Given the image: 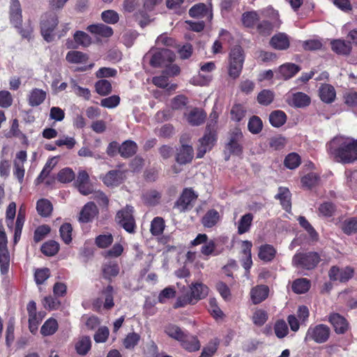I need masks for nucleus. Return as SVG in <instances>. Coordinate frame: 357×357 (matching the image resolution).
<instances>
[{"mask_svg":"<svg viewBox=\"0 0 357 357\" xmlns=\"http://www.w3.org/2000/svg\"><path fill=\"white\" fill-rule=\"evenodd\" d=\"M326 146L330 156L337 162L350 164L357 160V139L336 136Z\"/></svg>","mask_w":357,"mask_h":357,"instance_id":"nucleus-1","label":"nucleus"},{"mask_svg":"<svg viewBox=\"0 0 357 357\" xmlns=\"http://www.w3.org/2000/svg\"><path fill=\"white\" fill-rule=\"evenodd\" d=\"M244 61L245 56L241 47L236 46L231 50L227 67L228 75L231 78L236 79L240 76Z\"/></svg>","mask_w":357,"mask_h":357,"instance_id":"nucleus-2","label":"nucleus"},{"mask_svg":"<svg viewBox=\"0 0 357 357\" xmlns=\"http://www.w3.org/2000/svg\"><path fill=\"white\" fill-rule=\"evenodd\" d=\"M261 14L268 20H263L257 25L258 31L262 35H269L274 28H278L281 22L279 19V13L272 8H268L262 10Z\"/></svg>","mask_w":357,"mask_h":357,"instance_id":"nucleus-3","label":"nucleus"},{"mask_svg":"<svg viewBox=\"0 0 357 357\" xmlns=\"http://www.w3.org/2000/svg\"><path fill=\"white\" fill-rule=\"evenodd\" d=\"M145 59H149V63L153 67L167 66V63H171L174 59V53L168 49L160 50H151L145 56Z\"/></svg>","mask_w":357,"mask_h":357,"instance_id":"nucleus-4","label":"nucleus"},{"mask_svg":"<svg viewBox=\"0 0 357 357\" xmlns=\"http://www.w3.org/2000/svg\"><path fill=\"white\" fill-rule=\"evenodd\" d=\"M320 257L317 252L296 253L292 259V265L307 270L314 268L319 262Z\"/></svg>","mask_w":357,"mask_h":357,"instance_id":"nucleus-5","label":"nucleus"},{"mask_svg":"<svg viewBox=\"0 0 357 357\" xmlns=\"http://www.w3.org/2000/svg\"><path fill=\"white\" fill-rule=\"evenodd\" d=\"M329 335V327L324 324H318L308 328L305 340H313L317 343H324L328 340Z\"/></svg>","mask_w":357,"mask_h":357,"instance_id":"nucleus-6","label":"nucleus"},{"mask_svg":"<svg viewBox=\"0 0 357 357\" xmlns=\"http://www.w3.org/2000/svg\"><path fill=\"white\" fill-rule=\"evenodd\" d=\"M58 22V17L54 14H46L43 17L41 33L46 41L50 42L52 40L54 31Z\"/></svg>","mask_w":357,"mask_h":357,"instance_id":"nucleus-7","label":"nucleus"},{"mask_svg":"<svg viewBox=\"0 0 357 357\" xmlns=\"http://www.w3.org/2000/svg\"><path fill=\"white\" fill-rule=\"evenodd\" d=\"M197 198V195L191 188L183 190L178 199L174 204V208L179 212H184L192 208L193 203Z\"/></svg>","mask_w":357,"mask_h":357,"instance_id":"nucleus-8","label":"nucleus"},{"mask_svg":"<svg viewBox=\"0 0 357 357\" xmlns=\"http://www.w3.org/2000/svg\"><path fill=\"white\" fill-rule=\"evenodd\" d=\"M132 212L133 208L127 206L124 209L119 211L116 217L119 224L129 233H132L135 227Z\"/></svg>","mask_w":357,"mask_h":357,"instance_id":"nucleus-9","label":"nucleus"},{"mask_svg":"<svg viewBox=\"0 0 357 357\" xmlns=\"http://www.w3.org/2000/svg\"><path fill=\"white\" fill-rule=\"evenodd\" d=\"M354 275V269L350 266L340 268L334 266L328 271V276L332 281L345 282Z\"/></svg>","mask_w":357,"mask_h":357,"instance_id":"nucleus-10","label":"nucleus"},{"mask_svg":"<svg viewBox=\"0 0 357 357\" xmlns=\"http://www.w3.org/2000/svg\"><path fill=\"white\" fill-rule=\"evenodd\" d=\"M328 321L337 334H344L349 328L347 319L338 313H332L328 316Z\"/></svg>","mask_w":357,"mask_h":357,"instance_id":"nucleus-11","label":"nucleus"},{"mask_svg":"<svg viewBox=\"0 0 357 357\" xmlns=\"http://www.w3.org/2000/svg\"><path fill=\"white\" fill-rule=\"evenodd\" d=\"M123 171L113 169L107 172L102 178L103 183L108 187H115L120 185L124 180Z\"/></svg>","mask_w":357,"mask_h":357,"instance_id":"nucleus-12","label":"nucleus"},{"mask_svg":"<svg viewBox=\"0 0 357 357\" xmlns=\"http://www.w3.org/2000/svg\"><path fill=\"white\" fill-rule=\"evenodd\" d=\"M98 214L96 205L93 202H88L81 210L79 215V221L83 223L91 222Z\"/></svg>","mask_w":357,"mask_h":357,"instance_id":"nucleus-13","label":"nucleus"},{"mask_svg":"<svg viewBox=\"0 0 357 357\" xmlns=\"http://www.w3.org/2000/svg\"><path fill=\"white\" fill-rule=\"evenodd\" d=\"M215 141V134L214 132L210 131L206 132L204 137L199 140V146L198 148L197 157L201 158L206 153L211 149Z\"/></svg>","mask_w":357,"mask_h":357,"instance_id":"nucleus-14","label":"nucleus"},{"mask_svg":"<svg viewBox=\"0 0 357 357\" xmlns=\"http://www.w3.org/2000/svg\"><path fill=\"white\" fill-rule=\"evenodd\" d=\"M10 17L11 23L20 28L22 22L21 5L18 0H11L10 6Z\"/></svg>","mask_w":357,"mask_h":357,"instance_id":"nucleus-15","label":"nucleus"},{"mask_svg":"<svg viewBox=\"0 0 357 357\" xmlns=\"http://www.w3.org/2000/svg\"><path fill=\"white\" fill-rule=\"evenodd\" d=\"M287 101L289 105L296 107H303L310 103V98L307 94L303 92H297L289 94L287 96Z\"/></svg>","mask_w":357,"mask_h":357,"instance_id":"nucleus-16","label":"nucleus"},{"mask_svg":"<svg viewBox=\"0 0 357 357\" xmlns=\"http://www.w3.org/2000/svg\"><path fill=\"white\" fill-rule=\"evenodd\" d=\"M208 294V289L205 284L201 282H196L192 284L190 287V295L189 297L195 304L197 301L204 298Z\"/></svg>","mask_w":357,"mask_h":357,"instance_id":"nucleus-17","label":"nucleus"},{"mask_svg":"<svg viewBox=\"0 0 357 357\" xmlns=\"http://www.w3.org/2000/svg\"><path fill=\"white\" fill-rule=\"evenodd\" d=\"M301 70V68L291 63H287L278 68V76L280 78L288 79L294 77Z\"/></svg>","mask_w":357,"mask_h":357,"instance_id":"nucleus-18","label":"nucleus"},{"mask_svg":"<svg viewBox=\"0 0 357 357\" xmlns=\"http://www.w3.org/2000/svg\"><path fill=\"white\" fill-rule=\"evenodd\" d=\"M289 43L288 36L284 33L274 35L270 41L271 47L279 50H287L289 47Z\"/></svg>","mask_w":357,"mask_h":357,"instance_id":"nucleus-19","label":"nucleus"},{"mask_svg":"<svg viewBox=\"0 0 357 357\" xmlns=\"http://www.w3.org/2000/svg\"><path fill=\"white\" fill-rule=\"evenodd\" d=\"M269 289L266 285H258L252 289L250 296L254 304H258L264 301L268 296Z\"/></svg>","mask_w":357,"mask_h":357,"instance_id":"nucleus-20","label":"nucleus"},{"mask_svg":"<svg viewBox=\"0 0 357 357\" xmlns=\"http://www.w3.org/2000/svg\"><path fill=\"white\" fill-rule=\"evenodd\" d=\"M46 92L42 89H33L28 95V102L31 107H36L41 105L46 98Z\"/></svg>","mask_w":357,"mask_h":357,"instance_id":"nucleus-21","label":"nucleus"},{"mask_svg":"<svg viewBox=\"0 0 357 357\" xmlns=\"http://www.w3.org/2000/svg\"><path fill=\"white\" fill-rule=\"evenodd\" d=\"M335 90L333 86L325 84L319 88V97L323 102L331 103L335 100Z\"/></svg>","mask_w":357,"mask_h":357,"instance_id":"nucleus-22","label":"nucleus"},{"mask_svg":"<svg viewBox=\"0 0 357 357\" xmlns=\"http://www.w3.org/2000/svg\"><path fill=\"white\" fill-rule=\"evenodd\" d=\"M331 45L332 50L337 54L348 55L351 51V46L349 43H347L344 40H333Z\"/></svg>","mask_w":357,"mask_h":357,"instance_id":"nucleus-23","label":"nucleus"},{"mask_svg":"<svg viewBox=\"0 0 357 357\" xmlns=\"http://www.w3.org/2000/svg\"><path fill=\"white\" fill-rule=\"evenodd\" d=\"M181 345L185 350L193 352L200 349V343L195 336L184 335L183 340L180 341Z\"/></svg>","mask_w":357,"mask_h":357,"instance_id":"nucleus-24","label":"nucleus"},{"mask_svg":"<svg viewBox=\"0 0 357 357\" xmlns=\"http://www.w3.org/2000/svg\"><path fill=\"white\" fill-rule=\"evenodd\" d=\"M87 30L91 33L106 38L110 37L113 34V29L104 24L89 25Z\"/></svg>","mask_w":357,"mask_h":357,"instance_id":"nucleus-25","label":"nucleus"},{"mask_svg":"<svg viewBox=\"0 0 357 357\" xmlns=\"http://www.w3.org/2000/svg\"><path fill=\"white\" fill-rule=\"evenodd\" d=\"M193 149L191 146L183 145L178 151L176 161L180 164H185L192 160Z\"/></svg>","mask_w":357,"mask_h":357,"instance_id":"nucleus-26","label":"nucleus"},{"mask_svg":"<svg viewBox=\"0 0 357 357\" xmlns=\"http://www.w3.org/2000/svg\"><path fill=\"white\" fill-rule=\"evenodd\" d=\"M253 218V215L250 213H248L241 217L236 223L238 234H243L250 231Z\"/></svg>","mask_w":357,"mask_h":357,"instance_id":"nucleus-27","label":"nucleus"},{"mask_svg":"<svg viewBox=\"0 0 357 357\" xmlns=\"http://www.w3.org/2000/svg\"><path fill=\"white\" fill-rule=\"evenodd\" d=\"M275 197L280 200L281 205L285 211H289L291 209V193L288 188L284 187L279 188L278 192Z\"/></svg>","mask_w":357,"mask_h":357,"instance_id":"nucleus-28","label":"nucleus"},{"mask_svg":"<svg viewBox=\"0 0 357 357\" xmlns=\"http://www.w3.org/2000/svg\"><path fill=\"white\" fill-rule=\"evenodd\" d=\"M206 116V114L203 110L197 108H194L187 115L186 118L188 122L190 125L199 126L204 121Z\"/></svg>","mask_w":357,"mask_h":357,"instance_id":"nucleus-29","label":"nucleus"},{"mask_svg":"<svg viewBox=\"0 0 357 357\" xmlns=\"http://www.w3.org/2000/svg\"><path fill=\"white\" fill-rule=\"evenodd\" d=\"M220 220V215L216 210L211 209L207 211L202 220L204 227L211 228L215 226Z\"/></svg>","mask_w":357,"mask_h":357,"instance_id":"nucleus-30","label":"nucleus"},{"mask_svg":"<svg viewBox=\"0 0 357 357\" xmlns=\"http://www.w3.org/2000/svg\"><path fill=\"white\" fill-rule=\"evenodd\" d=\"M276 255V250L269 244L262 245L259 247L258 256L264 261H272Z\"/></svg>","mask_w":357,"mask_h":357,"instance_id":"nucleus-31","label":"nucleus"},{"mask_svg":"<svg viewBox=\"0 0 357 357\" xmlns=\"http://www.w3.org/2000/svg\"><path fill=\"white\" fill-rule=\"evenodd\" d=\"M189 15L192 17L208 16L210 20L212 18L211 10H208L206 6L202 3L193 6L189 10Z\"/></svg>","mask_w":357,"mask_h":357,"instance_id":"nucleus-32","label":"nucleus"},{"mask_svg":"<svg viewBox=\"0 0 357 357\" xmlns=\"http://www.w3.org/2000/svg\"><path fill=\"white\" fill-rule=\"evenodd\" d=\"M75 350L79 355H86L91 347V340L89 336L79 337L75 343Z\"/></svg>","mask_w":357,"mask_h":357,"instance_id":"nucleus-33","label":"nucleus"},{"mask_svg":"<svg viewBox=\"0 0 357 357\" xmlns=\"http://www.w3.org/2000/svg\"><path fill=\"white\" fill-rule=\"evenodd\" d=\"M57 164V157H52L50 158L45 163L43 170L41 171L39 176L37 177L36 182V184H39L45 180V178L50 174L51 171Z\"/></svg>","mask_w":357,"mask_h":357,"instance_id":"nucleus-34","label":"nucleus"},{"mask_svg":"<svg viewBox=\"0 0 357 357\" xmlns=\"http://www.w3.org/2000/svg\"><path fill=\"white\" fill-rule=\"evenodd\" d=\"M58 328L57 321L54 318H50L42 326L40 333L43 336L52 335L56 332Z\"/></svg>","mask_w":357,"mask_h":357,"instance_id":"nucleus-35","label":"nucleus"},{"mask_svg":"<svg viewBox=\"0 0 357 357\" xmlns=\"http://www.w3.org/2000/svg\"><path fill=\"white\" fill-rule=\"evenodd\" d=\"M137 144L132 141H126L119 148L121 156L128 158L134 155L137 151Z\"/></svg>","mask_w":357,"mask_h":357,"instance_id":"nucleus-36","label":"nucleus"},{"mask_svg":"<svg viewBox=\"0 0 357 357\" xmlns=\"http://www.w3.org/2000/svg\"><path fill=\"white\" fill-rule=\"evenodd\" d=\"M287 119L285 113L280 110H276L271 113L269 116V121L271 124L276 128L282 126Z\"/></svg>","mask_w":357,"mask_h":357,"instance_id":"nucleus-37","label":"nucleus"},{"mask_svg":"<svg viewBox=\"0 0 357 357\" xmlns=\"http://www.w3.org/2000/svg\"><path fill=\"white\" fill-rule=\"evenodd\" d=\"M165 333L170 337L180 342L183 340L185 333L176 325L169 324L165 328Z\"/></svg>","mask_w":357,"mask_h":357,"instance_id":"nucleus-38","label":"nucleus"},{"mask_svg":"<svg viewBox=\"0 0 357 357\" xmlns=\"http://www.w3.org/2000/svg\"><path fill=\"white\" fill-rule=\"evenodd\" d=\"M292 290L296 294H304L310 287V281L306 278L297 279L292 283Z\"/></svg>","mask_w":357,"mask_h":357,"instance_id":"nucleus-39","label":"nucleus"},{"mask_svg":"<svg viewBox=\"0 0 357 357\" xmlns=\"http://www.w3.org/2000/svg\"><path fill=\"white\" fill-rule=\"evenodd\" d=\"M66 60L71 63H82L87 61L88 56L79 51H70L66 56Z\"/></svg>","mask_w":357,"mask_h":357,"instance_id":"nucleus-40","label":"nucleus"},{"mask_svg":"<svg viewBox=\"0 0 357 357\" xmlns=\"http://www.w3.org/2000/svg\"><path fill=\"white\" fill-rule=\"evenodd\" d=\"M119 273V268L116 263L109 262L105 264L102 267L103 276L106 279H111L116 276Z\"/></svg>","mask_w":357,"mask_h":357,"instance_id":"nucleus-41","label":"nucleus"},{"mask_svg":"<svg viewBox=\"0 0 357 357\" xmlns=\"http://www.w3.org/2000/svg\"><path fill=\"white\" fill-rule=\"evenodd\" d=\"M102 296L105 297L103 304V309L109 310L114 305V289L112 286L108 285L102 289Z\"/></svg>","mask_w":357,"mask_h":357,"instance_id":"nucleus-42","label":"nucleus"},{"mask_svg":"<svg viewBox=\"0 0 357 357\" xmlns=\"http://www.w3.org/2000/svg\"><path fill=\"white\" fill-rule=\"evenodd\" d=\"M259 20V16L256 11L245 12L242 15V22L246 27H253Z\"/></svg>","mask_w":357,"mask_h":357,"instance_id":"nucleus-43","label":"nucleus"},{"mask_svg":"<svg viewBox=\"0 0 357 357\" xmlns=\"http://www.w3.org/2000/svg\"><path fill=\"white\" fill-rule=\"evenodd\" d=\"M36 209L41 216L47 217L52 211V205L47 199H40L37 202Z\"/></svg>","mask_w":357,"mask_h":357,"instance_id":"nucleus-44","label":"nucleus"},{"mask_svg":"<svg viewBox=\"0 0 357 357\" xmlns=\"http://www.w3.org/2000/svg\"><path fill=\"white\" fill-rule=\"evenodd\" d=\"M165 227L164 220L160 217H155L151 221L150 231L153 236H159L162 234Z\"/></svg>","mask_w":357,"mask_h":357,"instance_id":"nucleus-45","label":"nucleus"},{"mask_svg":"<svg viewBox=\"0 0 357 357\" xmlns=\"http://www.w3.org/2000/svg\"><path fill=\"white\" fill-rule=\"evenodd\" d=\"M59 250V244L55 241L45 243L41 247L42 252L47 256H54Z\"/></svg>","mask_w":357,"mask_h":357,"instance_id":"nucleus-46","label":"nucleus"},{"mask_svg":"<svg viewBox=\"0 0 357 357\" xmlns=\"http://www.w3.org/2000/svg\"><path fill=\"white\" fill-rule=\"evenodd\" d=\"M43 317L44 314L41 312L29 316V328L31 333L35 334L37 332Z\"/></svg>","mask_w":357,"mask_h":357,"instance_id":"nucleus-47","label":"nucleus"},{"mask_svg":"<svg viewBox=\"0 0 357 357\" xmlns=\"http://www.w3.org/2000/svg\"><path fill=\"white\" fill-rule=\"evenodd\" d=\"M70 85L73 92L79 97L83 98L85 100H89L91 97V92L89 89L83 88L79 86L77 82L72 79L70 80Z\"/></svg>","mask_w":357,"mask_h":357,"instance_id":"nucleus-48","label":"nucleus"},{"mask_svg":"<svg viewBox=\"0 0 357 357\" xmlns=\"http://www.w3.org/2000/svg\"><path fill=\"white\" fill-rule=\"evenodd\" d=\"M10 266V255L6 249H0V268L2 274L8 272Z\"/></svg>","mask_w":357,"mask_h":357,"instance_id":"nucleus-49","label":"nucleus"},{"mask_svg":"<svg viewBox=\"0 0 357 357\" xmlns=\"http://www.w3.org/2000/svg\"><path fill=\"white\" fill-rule=\"evenodd\" d=\"M248 128L251 133L258 134L261 131L263 128L262 121L259 116H253L248 121Z\"/></svg>","mask_w":357,"mask_h":357,"instance_id":"nucleus-50","label":"nucleus"},{"mask_svg":"<svg viewBox=\"0 0 357 357\" xmlns=\"http://www.w3.org/2000/svg\"><path fill=\"white\" fill-rule=\"evenodd\" d=\"M298 221L300 225L308 233L312 240L318 239V234L311 224L303 216H299Z\"/></svg>","mask_w":357,"mask_h":357,"instance_id":"nucleus-51","label":"nucleus"},{"mask_svg":"<svg viewBox=\"0 0 357 357\" xmlns=\"http://www.w3.org/2000/svg\"><path fill=\"white\" fill-rule=\"evenodd\" d=\"M73 227L70 223L63 224L60 229V236L66 244H69L72 241Z\"/></svg>","mask_w":357,"mask_h":357,"instance_id":"nucleus-52","label":"nucleus"},{"mask_svg":"<svg viewBox=\"0 0 357 357\" xmlns=\"http://www.w3.org/2000/svg\"><path fill=\"white\" fill-rule=\"evenodd\" d=\"M96 91L101 96H106L112 91V84L106 79H100L96 83Z\"/></svg>","mask_w":357,"mask_h":357,"instance_id":"nucleus-53","label":"nucleus"},{"mask_svg":"<svg viewBox=\"0 0 357 357\" xmlns=\"http://www.w3.org/2000/svg\"><path fill=\"white\" fill-rule=\"evenodd\" d=\"M284 163L287 168L294 169L301 164V158L297 153H291L286 156Z\"/></svg>","mask_w":357,"mask_h":357,"instance_id":"nucleus-54","label":"nucleus"},{"mask_svg":"<svg viewBox=\"0 0 357 357\" xmlns=\"http://www.w3.org/2000/svg\"><path fill=\"white\" fill-rule=\"evenodd\" d=\"M335 212V205L329 202L321 204L319 207V215L323 217H331Z\"/></svg>","mask_w":357,"mask_h":357,"instance_id":"nucleus-55","label":"nucleus"},{"mask_svg":"<svg viewBox=\"0 0 357 357\" xmlns=\"http://www.w3.org/2000/svg\"><path fill=\"white\" fill-rule=\"evenodd\" d=\"M252 319L254 324L261 326L268 319V313L266 311L261 309L257 310L254 312Z\"/></svg>","mask_w":357,"mask_h":357,"instance_id":"nucleus-56","label":"nucleus"},{"mask_svg":"<svg viewBox=\"0 0 357 357\" xmlns=\"http://www.w3.org/2000/svg\"><path fill=\"white\" fill-rule=\"evenodd\" d=\"M102 20L107 24H114L119 20V14L114 10H105L101 14Z\"/></svg>","mask_w":357,"mask_h":357,"instance_id":"nucleus-57","label":"nucleus"},{"mask_svg":"<svg viewBox=\"0 0 357 357\" xmlns=\"http://www.w3.org/2000/svg\"><path fill=\"white\" fill-rule=\"evenodd\" d=\"M216 245L214 241L207 240L201 248V253L204 256H216L218 252L215 251Z\"/></svg>","mask_w":357,"mask_h":357,"instance_id":"nucleus-58","label":"nucleus"},{"mask_svg":"<svg viewBox=\"0 0 357 357\" xmlns=\"http://www.w3.org/2000/svg\"><path fill=\"white\" fill-rule=\"evenodd\" d=\"M275 335L278 338H283L288 334L289 329L286 322L284 320H278L274 326Z\"/></svg>","mask_w":357,"mask_h":357,"instance_id":"nucleus-59","label":"nucleus"},{"mask_svg":"<svg viewBox=\"0 0 357 357\" xmlns=\"http://www.w3.org/2000/svg\"><path fill=\"white\" fill-rule=\"evenodd\" d=\"M245 113L246 110L244 107L240 104H236L231 108V116L234 121H240L244 118Z\"/></svg>","mask_w":357,"mask_h":357,"instance_id":"nucleus-60","label":"nucleus"},{"mask_svg":"<svg viewBox=\"0 0 357 357\" xmlns=\"http://www.w3.org/2000/svg\"><path fill=\"white\" fill-rule=\"evenodd\" d=\"M75 42L82 46L87 47L91 43V37L85 32L77 31L74 34Z\"/></svg>","mask_w":357,"mask_h":357,"instance_id":"nucleus-61","label":"nucleus"},{"mask_svg":"<svg viewBox=\"0 0 357 357\" xmlns=\"http://www.w3.org/2000/svg\"><path fill=\"white\" fill-rule=\"evenodd\" d=\"M113 241L111 234H100L96 238V244L98 248H105L110 245Z\"/></svg>","mask_w":357,"mask_h":357,"instance_id":"nucleus-62","label":"nucleus"},{"mask_svg":"<svg viewBox=\"0 0 357 357\" xmlns=\"http://www.w3.org/2000/svg\"><path fill=\"white\" fill-rule=\"evenodd\" d=\"M344 102L349 107L357 106V92L353 90L345 91L343 94Z\"/></svg>","mask_w":357,"mask_h":357,"instance_id":"nucleus-63","label":"nucleus"},{"mask_svg":"<svg viewBox=\"0 0 357 357\" xmlns=\"http://www.w3.org/2000/svg\"><path fill=\"white\" fill-rule=\"evenodd\" d=\"M342 230L347 234L357 231V218H353L346 220L342 225Z\"/></svg>","mask_w":357,"mask_h":357,"instance_id":"nucleus-64","label":"nucleus"}]
</instances>
